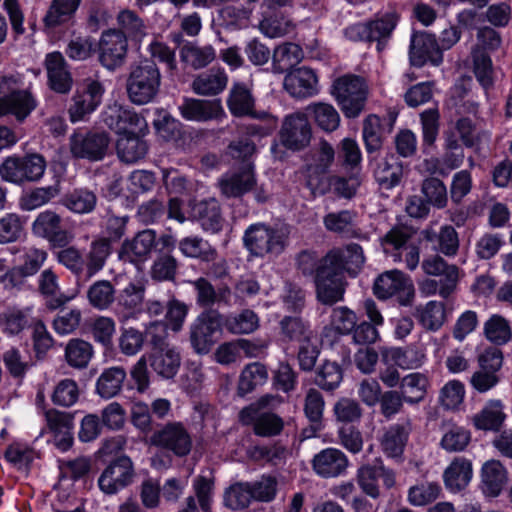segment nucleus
Instances as JSON below:
<instances>
[{"label":"nucleus","instance_id":"nucleus-1","mask_svg":"<svg viewBox=\"0 0 512 512\" xmlns=\"http://www.w3.org/2000/svg\"><path fill=\"white\" fill-rule=\"evenodd\" d=\"M56 254L57 261L85 282L99 273L111 253L109 241L105 238L93 240L88 252L83 255L75 246H65Z\"/></svg>","mask_w":512,"mask_h":512},{"label":"nucleus","instance_id":"nucleus-2","mask_svg":"<svg viewBox=\"0 0 512 512\" xmlns=\"http://www.w3.org/2000/svg\"><path fill=\"white\" fill-rule=\"evenodd\" d=\"M161 86V73L156 63L144 59L130 67L126 81L128 99L135 105L154 102Z\"/></svg>","mask_w":512,"mask_h":512},{"label":"nucleus","instance_id":"nucleus-3","mask_svg":"<svg viewBox=\"0 0 512 512\" xmlns=\"http://www.w3.org/2000/svg\"><path fill=\"white\" fill-rule=\"evenodd\" d=\"M286 240L287 234L282 228L264 223L250 225L243 236L245 247L257 257L279 255L285 248Z\"/></svg>","mask_w":512,"mask_h":512},{"label":"nucleus","instance_id":"nucleus-4","mask_svg":"<svg viewBox=\"0 0 512 512\" xmlns=\"http://www.w3.org/2000/svg\"><path fill=\"white\" fill-rule=\"evenodd\" d=\"M332 95L348 118L357 117L364 109L367 86L363 78L347 74L337 78L332 86Z\"/></svg>","mask_w":512,"mask_h":512},{"label":"nucleus","instance_id":"nucleus-5","mask_svg":"<svg viewBox=\"0 0 512 512\" xmlns=\"http://www.w3.org/2000/svg\"><path fill=\"white\" fill-rule=\"evenodd\" d=\"M149 444L183 458L192 451L193 439L184 423L171 421L153 432L149 438Z\"/></svg>","mask_w":512,"mask_h":512},{"label":"nucleus","instance_id":"nucleus-6","mask_svg":"<svg viewBox=\"0 0 512 512\" xmlns=\"http://www.w3.org/2000/svg\"><path fill=\"white\" fill-rule=\"evenodd\" d=\"M274 401H276V397L272 395L261 397L257 403L241 410L240 420L246 425L253 424V431L258 436L273 437L279 435L284 427L283 419L274 413H259V409L270 406Z\"/></svg>","mask_w":512,"mask_h":512},{"label":"nucleus","instance_id":"nucleus-7","mask_svg":"<svg viewBox=\"0 0 512 512\" xmlns=\"http://www.w3.org/2000/svg\"><path fill=\"white\" fill-rule=\"evenodd\" d=\"M46 168V161L39 154L25 157H8L0 166L1 177L14 184L39 180Z\"/></svg>","mask_w":512,"mask_h":512},{"label":"nucleus","instance_id":"nucleus-8","mask_svg":"<svg viewBox=\"0 0 512 512\" xmlns=\"http://www.w3.org/2000/svg\"><path fill=\"white\" fill-rule=\"evenodd\" d=\"M373 291L382 300L397 295L401 306H410L415 297L411 279L400 270H390L379 275L374 282Z\"/></svg>","mask_w":512,"mask_h":512},{"label":"nucleus","instance_id":"nucleus-9","mask_svg":"<svg viewBox=\"0 0 512 512\" xmlns=\"http://www.w3.org/2000/svg\"><path fill=\"white\" fill-rule=\"evenodd\" d=\"M411 233L402 227H394L381 239V245L386 255L394 262L404 260L407 269L415 270L420 261V249L414 244H408Z\"/></svg>","mask_w":512,"mask_h":512},{"label":"nucleus","instance_id":"nucleus-10","mask_svg":"<svg viewBox=\"0 0 512 512\" xmlns=\"http://www.w3.org/2000/svg\"><path fill=\"white\" fill-rule=\"evenodd\" d=\"M104 93L105 87L99 79H84L82 89L74 94L68 110L71 122L83 121L93 113L101 104Z\"/></svg>","mask_w":512,"mask_h":512},{"label":"nucleus","instance_id":"nucleus-11","mask_svg":"<svg viewBox=\"0 0 512 512\" xmlns=\"http://www.w3.org/2000/svg\"><path fill=\"white\" fill-rule=\"evenodd\" d=\"M398 22L393 13L385 14L383 17L367 23H357L345 30V35L353 41H376L377 50L382 51L385 42L390 38Z\"/></svg>","mask_w":512,"mask_h":512},{"label":"nucleus","instance_id":"nucleus-12","mask_svg":"<svg viewBox=\"0 0 512 512\" xmlns=\"http://www.w3.org/2000/svg\"><path fill=\"white\" fill-rule=\"evenodd\" d=\"M311 138L312 128L307 113L295 111L284 117L279 141L285 148L300 151L309 145Z\"/></svg>","mask_w":512,"mask_h":512},{"label":"nucleus","instance_id":"nucleus-13","mask_svg":"<svg viewBox=\"0 0 512 512\" xmlns=\"http://www.w3.org/2000/svg\"><path fill=\"white\" fill-rule=\"evenodd\" d=\"M222 333V317L216 312L203 313L190 328V342L199 354H206Z\"/></svg>","mask_w":512,"mask_h":512},{"label":"nucleus","instance_id":"nucleus-14","mask_svg":"<svg viewBox=\"0 0 512 512\" xmlns=\"http://www.w3.org/2000/svg\"><path fill=\"white\" fill-rule=\"evenodd\" d=\"M35 236L46 239L54 247L68 246L74 240V234L62 227V218L52 210L40 212L32 223Z\"/></svg>","mask_w":512,"mask_h":512},{"label":"nucleus","instance_id":"nucleus-15","mask_svg":"<svg viewBox=\"0 0 512 512\" xmlns=\"http://www.w3.org/2000/svg\"><path fill=\"white\" fill-rule=\"evenodd\" d=\"M316 297L324 305H333L343 299L345 293L344 275L321 260L314 278Z\"/></svg>","mask_w":512,"mask_h":512},{"label":"nucleus","instance_id":"nucleus-16","mask_svg":"<svg viewBox=\"0 0 512 512\" xmlns=\"http://www.w3.org/2000/svg\"><path fill=\"white\" fill-rule=\"evenodd\" d=\"M103 123L112 131L120 136L142 132L147 128L144 117L139 115L133 109L125 107L119 103H113L102 113Z\"/></svg>","mask_w":512,"mask_h":512},{"label":"nucleus","instance_id":"nucleus-17","mask_svg":"<svg viewBox=\"0 0 512 512\" xmlns=\"http://www.w3.org/2000/svg\"><path fill=\"white\" fill-rule=\"evenodd\" d=\"M135 476L132 460L120 456L108 465L98 479L100 490L108 495L116 494L133 482Z\"/></svg>","mask_w":512,"mask_h":512},{"label":"nucleus","instance_id":"nucleus-18","mask_svg":"<svg viewBox=\"0 0 512 512\" xmlns=\"http://www.w3.org/2000/svg\"><path fill=\"white\" fill-rule=\"evenodd\" d=\"M128 42L123 33L111 29L102 33L99 41V62L109 71L121 67L126 60Z\"/></svg>","mask_w":512,"mask_h":512},{"label":"nucleus","instance_id":"nucleus-19","mask_svg":"<svg viewBox=\"0 0 512 512\" xmlns=\"http://www.w3.org/2000/svg\"><path fill=\"white\" fill-rule=\"evenodd\" d=\"M409 60L416 67L426 63L439 66L443 62V54L435 36L424 31L414 32L410 39Z\"/></svg>","mask_w":512,"mask_h":512},{"label":"nucleus","instance_id":"nucleus-20","mask_svg":"<svg viewBox=\"0 0 512 512\" xmlns=\"http://www.w3.org/2000/svg\"><path fill=\"white\" fill-rule=\"evenodd\" d=\"M321 260L342 275L347 272L355 277L365 263V256L359 244L349 243L330 250Z\"/></svg>","mask_w":512,"mask_h":512},{"label":"nucleus","instance_id":"nucleus-21","mask_svg":"<svg viewBox=\"0 0 512 512\" xmlns=\"http://www.w3.org/2000/svg\"><path fill=\"white\" fill-rule=\"evenodd\" d=\"M257 184L254 166L246 162L237 170L223 174L218 180L221 194L226 198H239L252 191Z\"/></svg>","mask_w":512,"mask_h":512},{"label":"nucleus","instance_id":"nucleus-22","mask_svg":"<svg viewBox=\"0 0 512 512\" xmlns=\"http://www.w3.org/2000/svg\"><path fill=\"white\" fill-rule=\"evenodd\" d=\"M349 464L347 455L342 450L334 447L322 449L311 460L313 472L323 479L345 475Z\"/></svg>","mask_w":512,"mask_h":512},{"label":"nucleus","instance_id":"nucleus-23","mask_svg":"<svg viewBox=\"0 0 512 512\" xmlns=\"http://www.w3.org/2000/svg\"><path fill=\"white\" fill-rule=\"evenodd\" d=\"M109 142L105 133L74 134L70 138V151L76 158L99 161L104 158Z\"/></svg>","mask_w":512,"mask_h":512},{"label":"nucleus","instance_id":"nucleus-24","mask_svg":"<svg viewBox=\"0 0 512 512\" xmlns=\"http://www.w3.org/2000/svg\"><path fill=\"white\" fill-rule=\"evenodd\" d=\"M157 235L152 229L138 232L133 239L123 242L119 250V258L130 263L146 261L156 247Z\"/></svg>","mask_w":512,"mask_h":512},{"label":"nucleus","instance_id":"nucleus-25","mask_svg":"<svg viewBox=\"0 0 512 512\" xmlns=\"http://www.w3.org/2000/svg\"><path fill=\"white\" fill-rule=\"evenodd\" d=\"M422 270L430 276H441L442 289L441 297L447 299L454 293L459 281V268L456 265L448 264L441 256L431 255L422 261Z\"/></svg>","mask_w":512,"mask_h":512},{"label":"nucleus","instance_id":"nucleus-26","mask_svg":"<svg viewBox=\"0 0 512 512\" xmlns=\"http://www.w3.org/2000/svg\"><path fill=\"white\" fill-rule=\"evenodd\" d=\"M44 64L50 88L57 93H68L72 88L73 78L62 53L58 51L48 53Z\"/></svg>","mask_w":512,"mask_h":512},{"label":"nucleus","instance_id":"nucleus-27","mask_svg":"<svg viewBox=\"0 0 512 512\" xmlns=\"http://www.w3.org/2000/svg\"><path fill=\"white\" fill-rule=\"evenodd\" d=\"M36 98L29 90H17L0 97V117L13 115L23 122L37 107Z\"/></svg>","mask_w":512,"mask_h":512},{"label":"nucleus","instance_id":"nucleus-28","mask_svg":"<svg viewBox=\"0 0 512 512\" xmlns=\"http://www.w3.org/2000/svg\"><path fill=\"white\" fill-rule=\"evenodd\" d=\"M180 114L189 121L206 122L225 115L221 101L187 98L179 106Z\"/></svg>","mask_w":512,"mask_h":512},{"label":"nucleus","instance_id":"nucleus-29","mask_svg":"<svg viewBox=\"0 0 512 512\" xmlns=\"http://www.w3.org/2000/svg\"><path fill=\"white\" fill-rule=\"evenodd\" d=\"M411 421L405 420L389 426L379 439L382 452L390 458H400L411 432Z\"/></svg>","mask_w":512,"mask_h":512},{"label":"nucleus","instance_id":"nucleus-30","mask_svg":"<svg viewBox=\"0 0 512 512\" xmlns=\"http://www.w3.org/2000/svg\"><path fill=\"white\" fill-rule=\"evenodd\" d=\"M317 77L313 70L300 67L284 78V88L293 97L307 98L317 94Z\"/></svg>","mask_w":512,"mask_h":512},{"label":"nucleus","instance_id":"nucleus-31","mask_svg":"<svg viewBox=\"0 0 512 512\" xmlns=\"http://www.w3.org/2000/svg\"><path fill=\"white\" fill-rule=\"evenodd\" d=\"M149 361L152 369L165 379L173 378L180 367L181 357L178 349L173 345L163 349L151 351Z\"/></svg>","mask_w":512,"mask_h":512},{"label":"nucleus","instance_id":"nucleus-32","mask_svg":"<svg viewBox=\"0 0 512 512\" xmlns=\"http://www.w3.org/2000/svg\"><path fill=\"white\" fill-rule=\"evenodd\" d=\"M473 474L470 460L464 457L455 458L443 473L445 487L453 493L468 486Z\"/></svg>","mask_w":512,"mask_h":512},{"label":"nucleus","instance_id":"nucleus-33","mask_svg":"<svg viewBox=\"0 0 512 512\" xmlns=\"http://www.w3.org/2000/svg\"><path fill=\"white\" fill-rule=\"evenodd\" d=\"M228 75L222 68H211L199 74L192 82L193 91L202 96L218 95L225 90Z\"/></svg>","mask_w":512,"mask_h":512},{"label":"nucleus","instance_id":"nucleus-34","mask_svg":"<svg viewBox=\"0 0 512 512\" xmlns=\"http://www.w3.org/2000/svg\"><path fill=\"white\" fill-rule=\"evenodd\" d=\"M424 353L414 346L406 348H384L381 351L382 363H394L403 369H415L422 365Z\"/></svg>","mask_w":512,"mask_h":512},{"label":"nucleus","instance_id":"nucleus-35","mask_svg":"<svg viewBox=\"0 0 512 512\" xmlns=\"http://www.w3.org/2000/svg\"><path fill=\"white\" fill-rule=\"evenodd\" d=\"M118 158L127 164H134L145 158L148 145L145 140L136 135V132L118 137L116 141Z\"/></svg>","mask_w":512,"mask_h":512},{"label":"nucleus","instance_id":"nucleus-36","mask_svg":"<svg viewBox=\"0 0 512 512\" xmlns=\"http://www.w3.org/2000/svg\"><path fill=\"white\" fill-rule=\"evenodd\" d=\"M483 492L491 497L498 496L507 482V470L499 460L485 462L481 469Z\"/></svg>","mask_w":512,"mask_h":512},{"label":"nucleus","instance_id":"nucleus-37","mask_svg":"<svg viewBox=\"0 0 512 512\" xmlns=\"http://www.w3.org/2000/svg\"><path fill=\"white\" fill-rule=\"evenodd\" d=\"M254 106L255 98L251 88L241 82L233 83L227 97L230 113L236 117H244L252 113Z\"/></svg>","mask_w":512,"mask_h":512},{"label":"nucleus","instance_id":"nucleus-38","mask_svg":"<svg viewBox=\"0 0 512 512\" xmlns=\"http://www.w3.org/2000/svg\"><path fill=\"white\" fill-rule=\"evenodd\" d=\"M193 215L205 231L216 233L222 227L220 205L215 199L203 200L193 206Z\"/></svg>","mask_w":512,"mask_h":512},{"label":"nucleus","instance_id":"nucleus-39","mask_svg":"<svg viewBox=\"0 0 512 512\" xmlns=\"http://www.w3.org/2000/svg\"><path fill=\"white\" fill-rule=\"evenodd\" d=\"M356 214L350 210L327 214L323 223L327 230L348 238H358L360 230L355 225Z\"/></svg>","mask_w":512,"mask_h":512},{"label":"nucleus","instance_id":"nucleus-40","mask_svg":"<svg viewBox=\"0 0 512 512\" xmlns=\"http://www.w3.org/2000/svg\"><path fill=\"white\" fill-rule=\"evenodd\" d=\"M145 286L142 282H130L122 289L117 297V306L125 318L140 310L144 300Z\"/></svg>","mask_w":512,"mask_h":512},{"label":"nucleus","instance_id":"nucleus-41","mask_svg":"<svg viewBox=\"0 0 512 512\" xmlns=\"http://www.w3.org/2000/svg\"><path fill=\"white\" fill-rule=\"evenodd\" d=\"M216 57L212 45L199 46L195 43H187L180 49V59L194 70L208 66Z\"/></svg>","mask_w":512,"mask_h":512},{"label":"nucleus","instance_id":"nucleus-42","mask_svg":"<svg viewBox=\"0 0 512 512\" xmlns=\"http://www.w3.org/2000/svg\"><path fill=\"white\" fill-rule=\"evenodd\" d=\"M94 355L92 344L80 338H73L65 346L64 356L67 364L75 369L86 368Z\"/></svg>","mask_w":512,"mask_h":512},{"label":"nucleus","instance_id":"nucleus-43","mask_svg":"<svg viewBox=\"0 0 512 512\" xmlns=\"http://www.w3.org/2000/svg\"><path fill=\"white\" fill-rule=\"evenodd\" d=\"M126 371L122 367H110L105 369L96 383L97 393L104 399L115 397L122 389Z\"/></svg>","mask_w":512,"mask_h":512},{"label":"nucleus","instance_id":"nucleus-44","mask_svg":"<svg viewBox=\"0 0 512 512\" xmlns=\"http://www.w3.org/2000/svg\"><path fill=\"white\" fill-rule=\"evenodd\" d=\"M303 58L301 47L295 43L278 45L272 54V71L281 74L298 64Z\"/></svg>","mask_w":512,"mask_h":512},{"label":"nucleus","instance_id":"nucleus-45","mask_svg":"<svg viewBox=\"0 0 512 512\" xmlns=\"http://www.w3.org/2000/svg\"><path fill=\"white\" fill-rule=\"evenodd\" d=\"M440 446L447 452L463 451L471 440V433L463 426L452 422H444Z\"/></svg>","mask_w":512,"mask_h":512},{"label":"nucleus","instance_id":"nucleus-46","mask_svg":"<svg viewBox=\"0 0 512 512\" xmlns=\"http://www.w3.org/2000/svg\"><path fill=\"white\" fill-rule=\"evenodd\" d=\"M38 288L41 294L51 297L47 301V307L51 310H55L69 301L68 297L59 292L58 276L52 269L42 271L38 280Z\"/></svg>","mask_w":512,"mask_h":512},{"label":"nucleus","instance_id":"nucleus-47","mask_svg":"<svg viewBox=\"0 0 512 512\" xmlns=\"http://www.w3.org/2000/svg\"><path fill=\"white\" fill-rule=\"evenodd\" d=\"M505 414L500 400H492L473 416V424L479 430H499Z\"/></svg>","mask_w":512,"mask_h":512},{"label":"nucleus","instance_id":"nucleus-48","mask_svg":"<svg viewBox=\"0 0 512 512\" xmlns=\"http://www.w3.org/2000/svg\"><path fill=\"white\" fill-rule=\"evenodd\" d=\"M115 293V287L109 280H97L89 286L86 296L93 308L104 311L114 303Z\"/></svg>","mask_w":512,"mask_h":512},{"label":"nucleus","instance_id":"nucleus-49","mask_svg":"<svg viewBox=\"0 0 512 512\" xmlns=\"http://www.w3.org/2000/svg\"><path fill=\"white\" fill-rule=\"evenodd\" d=\"M317 126L326 132L335 131L340 124V115L333 105L323 102L309 104L305 108Z\"/></svg>","mask_w":512,"mask_h":512},{"label":"nucleus","instance_id":"nucleus-50","mask_svg":"<svg viewBox=\"0 0 512 512\" xmlns=\"http://www.w3.org/2000/svg\"><path fill=\"white\" fill-rule=\"evenodd\" d=\"M62 204L73 213L88 214L95 209L97 196L86 188L74 189L63 197Z\"/></svg>","mask_w":512,"mask_h":512},{"label":"nucleus","instance_id":"nucleus-51","mask_svg":"<svg viewBox=\"0 0 512 512\" xmlns=\"http://www.w3.org/2000/svg\"><path fill=\"white\" fill-rule=\"evenodd\" d=\"M252 501L254 500L249 482H235L223 494L224 506L233 511L247 509Z\"/></svg>","mask_w":512,"mask_h":512},{"label":"nucleus","instance_id":"nucleus-52","mask_svg":"<svg viewBox=\"0 0 512 512\" xmlns=\"http://www.w3.org/2000/svg\"><path fill=\"white\" fill-rule=\"evenodd\" d=\"M81 0H53L44 17L47 27L54 28L69 21L79 7Z\"/></svg>","mask_w":512,"mask_h":512},{"label":"nucleus","instance_id":"nucleus-53","mask_svg":"<svg viewBox=\"0 0 512 512\" xmlns=\"http://www.w3.org/2000/svg\"><path fill=\"white\" fill-rule=\"evenodd\" d=\"M425 239L437 242V250L445 256H455L459 249V237L457 231L450 225H444L439 232L425 231Z\"/></svg>","mask_w":512,"mask_h":512},{"label":"nucleus","instance_id":"nucleus-54","mask_svg":"<svg viewBox=\"0 0 512 512\" xmlns=\"http://www.w3.org/2000/svg\"><path fill=\"white\" fill-rule=\"evenodd\" d=\"M374 176L376 181L385 189H391L399 184L402 169L398 163L394 161V157H383L374 168Z\"/></svg>","mask_w":512,"mask_h":512},{"label":"nucleus","instance_id":"nucleus-55","mask_svg":"<svg viewBox=\"0 0 512 512\" xmlns=\"http://www.w3.org/2000/svg\"><path fill=\"white\" fill-rule=\"evenodd\" d=\"M484 335L495 345H504L512 338V328L509 321L502 315L493 314L484 323Z\"/></svg>","mask_w":512,"mask_h":512},{"label":"nucleus","instance_id":"nucleus-56","mask_svg":"<svg viewBox=\"0 0 512 512\" xmlns=\"http://www.w3.org/2000/svg\"><path fill=\"white\" fill-rule=\"evenodd\" d=\"M118 32L132 40H141L147 33V27L142 18L134 11L125 9L117 15Z\"/></svg>","mask_w":512,"mask_h":512},{"label":"nucleus","instance_id":"nucleus-57","mask_svg":"<svg viewBox=\"0 0 512 512\" xmlns=\"http://www.w3.org/2000/svg\"><path fill=\"white\" fill-rule=\"evenodd\" d=\"M268 373L266 367L260 363L247 365L239 378L238 393L243 396L252 392L257 386L266 382Z\"/></svg>","mask_w":512,"mask_h":512},{"label":"nucleus","instance_id":"nucleus-58","mask_svg":"<svg viewBox=\"0 0 512 512\" xmlns=\"http://www.w3.org/2000/svg\"><path fill=\"white\" fill-rule=\"evenodd\" d=\"M179 249L187 257L200 258L207 262L215 260L217 255L207 241L197 236L183 238L179 242Z\"/></svg>","mask_w":512,"mask_h":512},{"label":"nucleus","instance_id":"nucleus-59","mask_svg":"<svg viewBox=\"0 0 512 512\" xmlns=\"http://www.w3.org/2000/svg\"><path fill=\"white\" fill-rule=\"evenodd\" d=\"M420 323L428 330H438L446 321L445 304L440 301H429L417 309Z\"/></svg>","mask_w":512,"mask_h":512},{"label":"nucleus","instance_id":"nucleus-60","mask_svg":"<svg viewBox=\"0 0 512 512\" xmlns=\"http://www.w3.org/2000/svg\"><path fill=\"white\" fill-rule=\"evenodd\" d=\"M399 386L405 402L418 403L425 396L426 378L420 373H411L402 378Z\"/></svg>","mask_w":512,"mask_h":512},{"label":"nucleus","instance_id":"nucleus-61","mask_svg":"<svg viewBox=\"0 0 512 512\" xmlns=\"http://www.w3.org/2000/svg\"><path fill=\"white\" fill-rule=\"evenodd\" d=\"M254 501L269 503L272 502L278 492V480L273 475H262L259 479L249 482Z\"/></svg>","mask_w":512,"mask_h":512},{"label":"nucleus","instance_id":"nucleus-62","mask_svg":"<svg viewBox=\"0 0 512 512\" xmlns=\"http://www.w3.org/2000/svg\"><path fill=\"white\" fill-rule=\"evenodd\" d=\"M421 191L426 202L438 209L446 207L448 202L447 189L445 184L438 178H427L423 181Z\"/></svg>","mask_w":512,"mask_h":512},{"label":"nucleus","instance_id":"nucleus-63","mask_svg":"<svg viewBox=\"0 0 512 512\" xmlns=\"http://www.w3.org/2000/svg\"><path fill=\"white\" fill-rule=\"evenodd\" d=\"M342 369L336 362L325 361L318 370L315 383L323 390L331 391L342 381Z\"/></svg>","mask_w":512,"mask_h":512},{"label":"nucleus","instance_id":"nucleus-64","mask_svg":"<svg viewBox=\"0 0 512 512\" xmlns=\"http://www.w3.org/2000/svg\"><path fill=\"white\" fill-rule=\"evenodd\" d=\"M259 326V318L257 314L245 309L241 313L229 317L226 320L227 329L234 334H249L254 332Z\"/></svg>","mask_w":512,"mask_h":512}]
</instances>
